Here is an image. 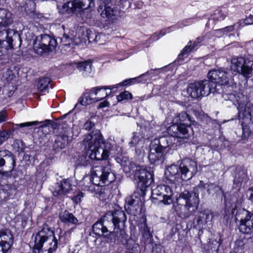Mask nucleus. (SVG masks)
<instances>
[{
    "mask_svg": "<svg viewBox=\"0 0 253 253\" xmlns=\"http://www.w3.org/2000/svg\"><path fill=\"white\" fill-rule=\"evenodd\" d=\"M126 220L125 212L118 208L106 213L103 218L93 225L92 230L96 235L106 237L116 244L125 245L128 238L125 229Z\"/></svg>",
    "mask_w": 253,
    "mask_h": 253,
    "instance_id": "obj_1",
    "label": "nucleus"
},
{
    "mask_svg": "<svg viewBox=\"0 0 253 253\" xmlns=\"http://www.w3.org/2000/svg\"><path fill=\"white\" fill-rule=\"evenodd\" d=\"M205 189H207L209 194L213 193H223L220 186L214 183H205L201 180L192 191L184 190L181 192L177 198L173 207L178 217L182 219H187L196 212L200 204L199 191Z\"/></svg>",
    "mask_w": 253,
    "mask_h": 253,
    "instance_id": "obj_2",
    "label": "nucleus"
},
{
    "mask_svg": "<svg viewBox=\"0 0 253 253\" xmlns=\"http://www.w3.org/2000/svg\"><path fill=\"white\" fill-rule=\"evenodd\" d=\"M84 144L88 150L86 155H82L78 159V165L86 167L90 164V160H106L110 155H115L116 145L111 140L104 141L100 132L96 130L87 135Z\"/></svg>",
    "mask_w": 253,
    "mask_h": 253,
    "instance_id": "obj_3",
    "label": "nucleus"
},
{
    "mask_svg": "<svg viewBox=\"0 0 253 253\" xmlns=\"http://www.w3.org/2000/svg\"><path fill=\"white\" fill-rule=\"evenodd\" d=\"M207 76L208 80L195 82L188 85L187 92L191 97L198 99L208 96L211 93L216 92L217 84L231 86L234 84L231 71L213 69L209 72Z\"/></svg>",
    "mask_w": 253,
    "mask_h": 253,
    "instance_id": "obj_4",
    "label": "nucleus"
},
{
    "mask_svg": "<svg viewBox=\"0 0 253 253\" xmlns=\"http://www.w3.org/2000/svg\"><path fill=\"white\" fill-rule=\"evenodd\" d=\"M90 176L83 178V181L86 179L90 180L89 185H83L82 190L95 191V186L101 187L99 192V198L102 201H106L112 197V188L110 186L103 187L105 184L113 182L115 180V175L112 171L111 166L109 164L106 166H97L92 168L90 171Z\"/></svg>",
    "mask_w": 253,
    "mask_h": 253,
    "instance_id": "obj_5",
    "label": "nucleus"
},
{
    "mask_svg": "<svg viewBox=\"0 0 253 253\" xmlns=\"http://www.w3.org/2000/svg\"><path fill=\"white\" fill-rule=\"evenodd\" d=\"M198 170L197 163L191 159H182L179 165H171L169 166L165 172L168 180L171 183L187 181L192 178Z\"/></svg>",
    "mask_w": 253,
    "mask_h": 253,
    "instance_id": "obj_6",
    "label": "nucleus"
},
{
    "mask_svg": "<svg viewBox=\"0 0 253 253\" xmlns=\"http://www.w3.org/2000/svg\"><path fill=\"white\" fill-rule=\"evenodd\" d=\"M34 252L36 253H54L58 247L56 235L51 229L43 227L34 237Z\"/></svg>",
    "mask_w": 253,
    "mask_h": 253,
    "instance_id": "obj_7",
    "label": "nucleus"
},
{
    "mask_svg": "<svg viewBox=\"0 0 253 253\" xmlns=\"http://www.w3.org/2000/svg\"><path fill=\"white\" fill-rule=\"evenodd\" d=\"M225 99L237 106L239 122H250L253 125V105L248 103L249 99L242 92L227 93Z\"/></svg>",
    "mask_w": 253,
    "mask_h": 253,
    "instance_id": "obj_8",
    "label": "nucleus"
},
{
    "mask_svg": "<svg viewBox=\"0 0 253 253\" xmlns=\"http://www.w3.org/2000/svg\"><path fill=\"white\" fill-rule=\"evenodd\" d=\"M115 3L116 6L113 5L111 0H101L98 10L108 24L113 22L116 17L120 15L121 11H124L130 6L128 0H115Z\"/></svg>",
    "mask_w": 253,
    "mask_h": 253,
    "instance_id": "obj_9",
    "label": "nucleus"
},
{
    "mask_svg": "<svg viewBox=\"0 0 253 253\" xmlns=\"http://www.w3.org/2000/svg\"><path fill=\"white\" fill-rule=\"evenodd\" d=\"M235 219L236 222H239L240 232L248 239L253 240V212L245 209H239L236 211Z\"/></svg>",
    "mask_w": 253,
    "mask_h": 253,
    "instance_id": "obj_10",
    "label": "nucleus"
},
{
    "mask_svg": "<svg viewBox=\"0 0 253 253\" xmlns=\"http://www.w3.org/2000/svg\"><path fill=\"white\" fill-rule=\"evenodd\" d=\"M130 174H134L137 181V188L142 194L154 181L152 173L143 166L137 165Z\"/></svg>",
    "mask_w": 253,
    "mask_h": 253,
    "instance_id": "obj_11",
    "label": "nucleus"
},
{
    "mask_svg": "<svg viewBox=\"0 0 253 253\" xmlns=\"http://www.w3.org/2000/svg\"><path fill=\"white\" fill-rule=\"evenodd\" d=\"M57 45L56 39L47 34L37 36L34 42V50L36 53L41 55L44 52L51 51Z\"/></svg>",
    "mask_w": 253,
    "mask_h": 253,
    "instance_id": "obj_12",
    "label": "nucleus"
},
{
    "mask_svg": "<svg viewBox=\"0 0 253 253\" xmlns=\"http://www.w3.org/2000/svg\"><path fill=\"white\" fill-rule=\"evenodd\" d=\"M15 159L13 154L8 150L0 151V177L10 178L11 171L15 167Z\"/></svg>",
    "mask_w": 253,
    "mask_h": 253,
    "instance_id": "obj_13",
    "label": "nucleus"
},
{
    "mask_svg": "<svg viewBox=\"0 0 253 253\" xmlns=\"http://www.w3.org/2000/svg\"><path fill=\"white\" fill-rule=\"evenodd\" d=\"M16 41L21 40L19 34L11 29H4L0 31V46L1 48L8 50L12 48Z\"/></svg>",
    "mask_w": 253,
    "mask_h": 253,
    "instance_id": "obj_14",
    "label": "nucleus"
},
{
    "mask_svg": "<svg viewBox=\"0 0 253 253\" xmlns=\"http://www.w3.org/2000/svg\"><path fill=\"white\" fill-rule=\"evenodd\" d=\"M173 195L171 187L167 185H158L152 190L153 199H158L165 205H169L172 203Z\"/></svg>",
    "mask_w": 253,
    "mask_h": 253,
    "instance_id": "obj_15",
    "label": "nucleus"
},
{
    "mask_svg": "<svg viewBox=\"0 0 253 253\" xmlns=\"http://www.w3.org/2000/svg\"><path fill=\"white\" fill-rule=\"evenodd\" d=\"M189 130H192L190 126H186L184 124L178 125V123L176 122L168 128L167 132L170 135L169 137H172V140L175 141L177 138H188L190 135Z\"/></svg>",
    "mask_w": 253,
    "mask_h": 253,
    "instance_id": "obj_16",
    "label": "nucleus"
},
{
    "mask_svg": "<svg viewBox=\"0 0 253 253\" xmlns=\"http://www.w3.org/2000/svg\"><path fill=\"white\" fill-rule=\"evenodd\" d=\"M129 145L130 147H135V152L138 155L143 156L145 150L149 145V140L148 138H144L139 133H133Z\"/></svg>",
    "mask_w": 253,
    "mask_h": 253,
    "instance_id": "obj_17",
    "label": "nucleus"
},
{
    "mask_svg": "<svg viewBox=\"0 0 253 253\" xmlns=\"http://www.w3.org/2000/svg\"><path fill=\"white\" fill-rule=\"evenodd\" d=\"M100 88L98 87H92L86 90L83 95L78 99V103L82 106H86L93 103L101 100V98L98 96Z\"/></svg>",
    "mask_w": 253,
    "mask_h": 253,
    "instance_id": "obj_18",
    "label": "nucleus"
},
{
    "mask_svg": "<svg viewBox=\"0 0 253 253\" xmlns=\"http://www.w3.org/2000/svg\"><path fill=\"white\" fill-rule=\"evenodd\" d=\"M2 78L5 82V85L8 92V96L10 97L13 92L17 89L18 85V77L13 71L7 69L2 74Z\"/></svg>",
    "mask_w": 253,
    "mask_h": 253,
    "instance_id": "obj_19",
    "label": "nucleus"
},
{
    "mask_svg": "<svg viewBox=\"0 0 253 253\" xmlns=\"http://www.w3.org/2000/svg\"><path fill=\"white\" fill-rule=\"evenodd\" d=\"M247 58L243 57L242 56H236L232 58L231 61V70H224L221 69H219L220 70L225 71V72H228L231 71V75L233 79V81H234V78L237 76V74H235V75H233V71L236 72L238 73V71H241L242 68H241V65H243V64L246 63V59ZM234 85L233 86H229V85H223L224 86H226L227 87H230L233 90L234 88L236 87V84L235 83V81H234Z\"/></svg>",
    "mask_w": 253,
    "mask_h": 253,
    "instance_id": "obj_20",
    "label": "nucleus"
},
{
    "mask_svg": "<svg viewBox=\"0 0 253 253\" xmlns=\"http://www.w3.org/2000/svg\"><path fill=\"white\" fill-rule=\"evenodd\" d=\"M213 217V213L210 210H205L201 211L199 216L194 219L193 223L196 228H201L204 225L211 221Z\"/></svg>",
    "mask_w": 253,
    "mask_h": 253,
    "instance_id": "obj_21",
    "label": "nucleus"
},
{
    "mask_svg": "<svg viewBox=\"0 0 253 253\" xmlns=\"http://www.w3.org/2000/svg\"><path fill=\"white\" fill-rule=\"evenodd\" d=\"M70 135V128L69 127H63L60 131V134L57 136L55 141L54 147L56 148L63 149L67 145L69 137Z\"/></svg>",
    "mask_w": 253,
    "mask_h": 253,
    "instance_id": "obj_22",
    "label": "nucleus"
},
{
    "mask_svg": "<svg viewBox=\"0 0 253 253\" xmlns=\"http://www.w3.org/2000/svg\"><path fill=\"white\" fill-rule=\"evenodd\" d=\"M149 150L148 159L151 164L159 165L163 162L165 156L164 152L151 144L150 146Z\"/></svg>",
    "mask_w": 253,
    "mask_h": 253,
    "instance_id": "obj_23",
    "label": "nucleus"
},
{
    "mask_svg": "<svg viewBox=\"0 0 253 253\" xmlns=\"http://www.w3.org/2000/svg\"><path fill=\"white\" fill-rule=\"evenodd\" d=\"M72 189V184L69 179H64L59 183L55 184L54 190L52 192L55 197H59L69 193Z\"/></svg>",
    "mask_w": 253,
    "mask_h": 253,
    "instance_id": "obj_24",
    "label": "nucleus"
},
{
    "mask_svg": "<svg viewBox=\"0 0 253 253\" xmlns=\"http://www.w3.org/2000/svg\"><path fill=\"white\" fill-rule=\"evenodd\" d=\"M202 41L203 38H198L194 42L191 41H189L187 45L183 48L180 53L178 55L177 57L178 60L183 61L185 57H187L190 52L196 50L200 46Z\"/></svg>",
    "mask_w": 253,
    "mask_h": 253,
    "instance_id": "obj_25",
    "label": "nucleus"
},
{
    "mask_svg": "<svg viewBox=\"0 0 253 253\" xmlns=\"http://www.w3.org/2000/svg\"><path fill=\"white\" fill-rule=\"evenodd\" d=\"M59 218L65 226H71V229L75 228L78 224L77 218L66 210L60 213Z\"/></svg>",
    "mask_w": 253,
    "mask_h": 253,
    "instance_id": "obj_26",
    "label": "nucleus"
},
{
    "mask_svg": "<svg viewBox=\"0 0 253 253\" xmlns=\"http://www.w3.org/2000/svg\"><path fill=\"white\" fill-rule=\"evenodd\" d=\"M174 143V142H173ZM172 137H161L159 138H155L152 142L151 144L154 147L159 148L161 151L165 153L166 149L170 145L172 144Z\"/></svg>",
    "mask_w": 253,
    "mask_h": 253,
    "instance_id": "obj_27",
    "label": "nucleus"
},
{
    "mask_svg": "<svg viewBox=\"0 0 253 253\" xmlns=\"http://www.w3.org/2000/svg\"><path fill=\"white\" fill-rule=\"evenodd\" d=\"M248 176L246 172L240 167H236L235 171L233 187L238 188L241 186L243 182L246 183L248 181Z\"/></svg>",
    "mask_w": 253,
    "mask_h": 253,
    "instance_id": "obj_28",
    "label": "nucleus"
},
{
    "mask_svg": "<svg viewBox=\"0 0 253 253\" xmlns=\"http://www.w3.org/2000/svg\"><path fill=\"white\" fill-rule=\"evenodd\" d=\"M116 162L120 164L126 173H131L137 165L135 163L130 162L126 156H118L116 158Z\"/></svg>",
    "mask_w": 253,
    "mask_h": 253,
    "instance_id": "obj_29",
    "label": "nucleus"
},
{
    "mask_svg": "<svg viewBox=\"0 0 253 253\" xmlns=\"http://www.w3.org/2000/svg\"><path fill=\"white\" fill-rule=\"evenodd\" d=\"M75 65L84 77L89 76L92 73V65L90 60L77 62L75 63Z\"/></svg>",
    "mask_w": 253,
    "mask_h": 253,
    "instance_id": "obj_30",
    "label": "nucleus"
},
{
    "mask_svg": "<svg viewBox=\"0 0 253 253\" xmlns=\"http://www.w3.org/2000/svg\"><path fill=\"white\" fill-rule=\"evenodd\" d=\"M13 22L12 14L8 10L0 8V27H6Z\"/></svg>",
    "mask_w": 253,
    "mask_h": 253,
    "instance_id": "obj_31",
    "label": "nucleus"
},
{
    "mask_svg": "<svg viewBox=\"0 0 253 253\" xmlns=\"http://www.w3.org/2000/svg\"><path fill=\"white\" fill-rule=\"evenodd\" d=\"M57 7L59 13L63 14L70 15L73 13L76 10H78L75 6L74 0L73 1H67L63 4L61 6L58 5Z\"/></svg>",
    "mask_w": 253,
    "mask_h": 253,
    "instance_id": "obj_32",
    "label": "nucleus"
},
{
    "mask_svg": "<svg viewBox=\"0 0 253 253\" xmlns=\"http://www.w3.org/2000/svg\"><path fill=\"white\" fill-rule=\"evenodd\" d=\"M227 13V10L224 7L215 10L214 13L211 15L208 24L210 25L211 22H212L213 24L214 21L223 20L226 17Z\"/></svg>",
    "mask_w": 253,
    "mask_h": 253,
    "instance_id": "obj_33",
    "label": "nucleus"
},
{
    "mask_svg": "<svg viewBox=\"0 0 253 253\" xmlns=\"http://www.w3.org/2000/svg\"><path fill=\"white\" fill-rule=\"evenodd\" d=\"M99 89V93H97L98 96L101 98V100L106 98L108 96H110L112 93L117 91V86L116 84L113 85H105L102 86H98Z\"/></svg>",
    "mask_w": 253,
    "mask_h": 253,
    "instance_id": "obj_34",
    "label": "nucleus"
},
{
    "mask_svg": "<svg viewBox=\"0 0 253 253\" xmlns=\"http://www.w3.org/2000/svg\"><path fill=\"white\" fill-rule=\"evenodd\" d=\"M86 36L90 43L100 42V44H103L101 39L104 35L101 33H97L93 29H88L86 31Z\"/></svg>",
    "mask_w": 253,
    "mask_h": 253,
    "instance_id": "obj_35",
    "label": "nucleus"
},
{
    "mask_svg": "<svg viewBox=\"0 0 253 253\" xmlns=\"http://www.w3.org/2000/svg\"><path fill=\"white\" fill-rule=\"evenodd\" d=\"M197 21V18L195 17L186 18L180 22H178L174 25L168 27V30L171 29L172 31H173L179 29L183 28L184 27L191 25Z\"/></svg>",
    "mask_w": 253,
    "mask_h": 253,
    "instance_id": "obj_36",
    "label": "nucleus"
},
{
    "mask_svg": "<svg viewBox=\"0 0 253 253\" xmlns=\"http://www.w3.org/2000/svg\"><path fill=\"white\" fill-rule=\"evenodd\" d=\"M78 10L91 9L94 7L93 0H74Z\"/></svg>",
    "mask_w": 253,
    "mask_h": 253,
    "instance_id": "obj_37",
    "label": "nucleus"
},
{
    "mask_svg": "<svg viewBox=\"0 0 253 253\" xmlns=\"http://www.w3.org/2000/svg\"><path fill=\"white\" fill-rule=\"evenodd\" d=\"M238 27L239 24H234L233 25L227 26L224 28L215 30L214 34L218 37H220L225 35H228L229 37H231L232 36H234V35L233 34L228 35V33L230 32L234 31L236 28H238Z\"/></svg>",
    "mask_w": 253,
    "mask_h": 253,
    "instance_id": "obj_38",
    "label": "nucleus"
},
{
    "mask_svg": "<svg viewBox=\"0 0 253 253\" xmlns=\"http://www.w3.org/2000/svg\"><path fill=\"white\" fill-rule=\"evenodd\" d=\"M50 79L48 77H43L40 78L37 84L38 90L42 92H48V88Z\"/></svg>",
    "mask_w": 253,
    "mask_h": 253,
    "instance_id": "obj_39",
    "label": "nucleus"
},
{
    "mask_svg": "<svg viewBox=\"0 0 253 253\" xmlns=\"http://www.w3.org/2000/svg\"><path fill=\"white\" fill-rule=\"evenodd\" d=\"M177 119L179 120L178 125L184 124L186 126H189L191 127V118L185 112L179 113L175 118L176 120Z\"/></svg>",
    "mask_w": 253,
    "mask_h": 253,
    "instance_id": "obj_40",
    "label": "nucleus"
},
{
    "mask_svg": "<svg viewBox=\"0 0 253 253\" xmlns=\"http://www.w3.org/2000/svg\"><path fill=\"white\" fill-rule=\"evenodd\" d=\"M0 238H1L0 242L5 241V242H7L11 240H12L13 242H14L13 236L8 229L0 230Z\"/></svg>",
    "mask_w": 253,
    "mask_h": 253,
    "instance_id": "obj_41",
    "label": "nucleus"
},
{
    "mask_svg": "<svg viewBox=\"0 0 253 253\" xmlns=\"http://www.w3.org/2000/svg\"><path fill=\"white\" fill-rule=\"evenodd\" d=\"M56 232L57 233L56 236L57 238L58 244H65L68 241V238L67 237V233L63 232L61 229H57Z\"/></svg>",
    "mask_w": 253,
    "mask_h": 253,
    "instance_id": "obj_42",
    "label": "nucleus"
},
{
    "mask_svg": "<svg viewBox=\"0 0 253 253\" xmlns=\"http://www.w3.org/2000/svg\"><path fill=\"white\" fill-rule=\"evenodd\" d=\"M172 32L171 29L168 30V28L167 29H164L159 32H156L151 36L149 39L150 42H153L154 41L158 40L160 38L162 37L166 34V33H169Z\"/></svg>",
    "mask_w": 253,
    "mask_h": 253,
    "instance_id": "obj_43",
    "label": "nucleus"
},
{
    "mask_svg": "<svg viewBox=\"0 0 253 253\" xmlns=\"http://www.w3.org/2000/svg\"><path fill=\"white\" fill-rule=\"evenodd\" d=\"M142 78V77H140V76L137 78H131L127 80H126L124 81L123 82L120 83L119 84H116V86H117V88H118L119 87H121L123 86H125L126 85H130L136 83H139L140 79Z\"/></svg>",
    "mask_w": 253,
    "mask_h": 253,
    "instance_id": "obj_44",
    "label": "nucleus"
},
{
    "mask_svg": "<svg viewBox=\"0 0 253 253\" xmlns=\"http://www.w3.org/2000/svg\"><path fill=\"white\" fill-rule=\"evenodd\" d=\"M240 124H241L242 126V137L244 139H247L249 136H250V134L251 133V130L250 129V127L248 126L249 122H245L243 123L242 122H239Z\"/></svg>",
    "mask_w": 253,
    "mask_h": 253,
    "instance_id": "obj_45",
    "label": "nucleus"
},
{
    "mask_svg": "<svg viewBox=\"0 0 253 253\" xmlns=\"http://www.w3.org/2000/svg\"><path fill=\"white\" fill-rule=\"evenodd\" d=\"M162 69V68H155L154 69H151L145 73L140 75V77L145 78L144 80L146 81L147 79L151 78L155 75L158 74L160 73V71Z\"/></svg>",
    "mask_w": 253,
    "mask_h": 253,
    "instance_id": "obj_46",
    "label": "nucleus"
},
{
    "mask_svg": "<svg viewBox=\"0 0 253 253\" xmlns=\"http://www.w3.org/2000/svg\"><path fill=\"white\" fill-rule=\"evenodd\" d=\"M135 202L136 200L133 199L132 196L128 197L126 198L125 208L128 212H130L133 210Z\"/></svg>",
    "mask_w": 253,
    "mask_h": 253,
    "instance_id": "obj_47",
    "label": "nucleus"
},
{
    "mask_svg": "<svg viewBox=\"0 0 253 253\" xmlns=\"http://www.w3.org/2000/svg\"><path fill=\"white\" fill-rule=\"evenodd\" d=\"M141 233L144 238L148 239L152 237L150 229L146 222L143 224V225H141Z\"/></svg>",
    "mask_w": 253,
    "mask_h": 253,
    "instance_id": "obj_48",
    "label": "nucleus"
},
{
    "mask_svg": "<svg viewBox=\"0 0 253 253\" xmlns=\"http://www.w3.org/2000/svg\"><path fill=\"white\" fill-rule=\"evenodd\" d=\"M13 244V241L12 240L8 241L7 242H5V241L0 242V247L2 252V253H6L10 249Z\"/></svg>",
    "mask_w": 253,
    "mask_h": 253,
    "instance_id": "obj_49",
    "label": "nucleus"
},
{
    "mask_svg": "<svg viewBox=\"0 0 253 253\" xmlns=\"http://www.w3.org/2000/svg\"><path fill=\"white\" fill-rule=\"evenodd\" d=\"M117 98L119 101H121L124 100L131 99L132 95L128 91H124L118 95Z\"/></svg>",
    "mask_w": 253,
    "mask_h": 253,
    "instance_id": "obj_50",
    "label": "nucleus"
},
{
    "mask_svg": "<svg viewBox=\"0 0 253 253\" xmlns=\"http://www.w3.org/2000/svg\"><path fill=\"white\" fill-rule=\"evenodd\" d=\"M11 132L9 131H0V146L10 137Z\"/></svg>",
    "mask_w": 253,
    "mask_h": 253,
    "instance_id": "obj_51",
    "label": "nucleus"
},
{
    "mask_svg": "<svg viewBox=\"0 0 253 253\" xmlns=\"http://www.w3.org/2000/svg\"><path fill=\"white\" fill-rule=\"evenodd\" d=\"M62 44L64 46H69L72 42V40L67 34H64L62 37L60 38Z\"/></svg>",
    "mask_w": 253,
    "mask_h": 253,
    "instance_id": "obj_52",
    "label": "nucleus"
},
{
    "mask_svg": "<svg viewBox=\"0 0 253 253\" xmlns=\"http://www.w3.org/2000/svg\"><path fill=\"white\" fill-rule=\"evenodd\" d=\"M38 124V122L34 121L31 122H26L24 123H21L19 124H15L14 125L16 127H29L33 125H36Z\"/></svg>",
    "mask_w": 253,
    "mask_h": 253,
    "instance_id": "obj_53",
    "label": "nucleus"
},
{
    "mask_svg": "<svg viewBox=\"0 0 253 253\" xmlns=\"http://www.w3.org/2000/svg\"><path fill=\"white\" fill-rule=\"evenodd\" d=\"M94 126V123L90 121H87L84 125V128L86 130H90Z\"/></svg>",
    "mask_w": 253,
    "mask_h": 253,
    "instance_id": "obj_54",
    "label": "nucleus"
},
{
    "mask_svg": "<svg viewBox=\"0 0 253 253\" xmlns=\"http://www.w3.org/2000/svg\"><path fill=\"white\" fill-rule=\"evenodd\" d=\"M83 197H84L83 193L82 192H80L79 194L74 196L72 197V200L75 203L77 204L81 202V199Z\"/></svg>",
    "mask_w": 253,
    "mask_h": 253,
    "instance_id": "obj_55",
    "label": "nucleus"
},
{
    "mask_svg": "<svg viewBox=\"0 0 253 253\" xmlns=\"http://www.w3.org/2000/svg\"><path fill=\"white\" fill-rule=\"evenodd\" d=\"M236 246H238V247L237 248V251H233L230 252V253H237V252L239 251L240 249H241L242 248L243 246L244 245V243L241 240H238L236 242Z\"/></svg>",
    "mask_w": 253,
    "mask_h": 253,
    "instance_id": "obj_56",
    "label": "nucleus"
},
{
    "mask_svg": "<svg viewBox=\"0 0 253 253\" xmlns=\"http://www.w3.org/2000/svg\"><path fill=\"white\" fill-rule=\"evenodd\" d=\"M244 23L245 25H251L253 24V15L250 14L244 19Z\"/></svg>",
    "mask_w": 253,
    "mask_h": 253,
    "instance_id": "obj_57",
    "label": "nucleus"
},
{
    "mask_svg": "<svg viewBox=\"0 0 253 253\" xmlns=\"http://www.w3.org/2000/svg\"><path fill=\"white\" fill-rule=\"evenodd\" d=\"M7 117L4 111L0 112V123H2L7 120Z\"/></svg>",
    "mask_w": 253,
    "mask_h": 253,
    "instance_id": "obj_58",
    "label": "nucleus"
},
{
    "mask_svg": "<svg viewBox=\"0 0 253 253\" xmlns=\"http://www.w3.org/2000/svg\"><path fill=\"white\" fill-rule=\"evenodd\" d=\"M110 103L108 101L105 100L102 102H100L98 105V108H104L108 107Z\"/></svg>",
    "mask_w": 253,
    "mask_h": 253,
    "instance_id": "obj_59",
    "label": "nucleus"
},
{
    "mask_svg": "<svg viewBox=\"0 0 253 253\" xmlns=\"http://www.w3.org/2000/svg\"><path fill=\"white\" fill-rule=\"evenodd\" d=\"M249 192H250L249 196V200L253 203V186L249 189Z\"/></svg>",
    "mask_w": 253,
    "mask_h": 253,
    "instance_id": "obj_60",
    "label": "nucleus"
},
{
    "mask_svg": "<svg viewBox=\"0 0 253 253\" xmlns=\"http://www.w3.org/2000/svg\"><path fill=\"white\" fill-rule=\"evenodd\" d=\"M4 54L2 50H0V61L3 60L4 57Z\"/></svg>",
    "mask_w": 253,
    "mask_h": 253,
    "instance_id": "obj_61",
    "label": "nucleus"
},
{
    "mask_svg": "<svg viewBox=\"0 0 253 253\" xmlns=\"http://www.w3.org/2000/svg\"><path fill=\"white\" fill-rule=\"evenodd\" d=\"M128 56V55H126L124 58H123V59H118V60L121 61V60H123V59H124L125 58H127Z\"/></svg>",
    "mask_w": 253,
    "mask_h": 253,
    "instance_id": "obj_62",
    "label": "nucleus"
},
{
    "mask_svg": "<svg viewBox=\"0 0 253 253\" xmlns=\"http://www.w3.org/2000/svg\"><path fill=\"white\" fill-rule=\"evenodd\" d=\"M235 211V208H233L232 210V213L233 214L234 213V211Z\"/></svg>",
    "mask_w": 253,
    "mask_h": 253,
    "instance_id": "obj_63",
    "label": "nucleus"
},
{
    "mask_svg": "<svg viewBox=\"0 0 253 253\" xmlns=\"http://www.w3.org/2000/svg\"><path fill=\"white\" fill-rule=\"evenodd\" d=\"M78 104H77L76 105V106H75V108H75V109L77 108V107H78Z\"/></svg>",
    "mask_w": 253,
    "mask_h": 253,
    "instance_id": "obj_64",
    "label": "nucleus"
}]
</instances>
